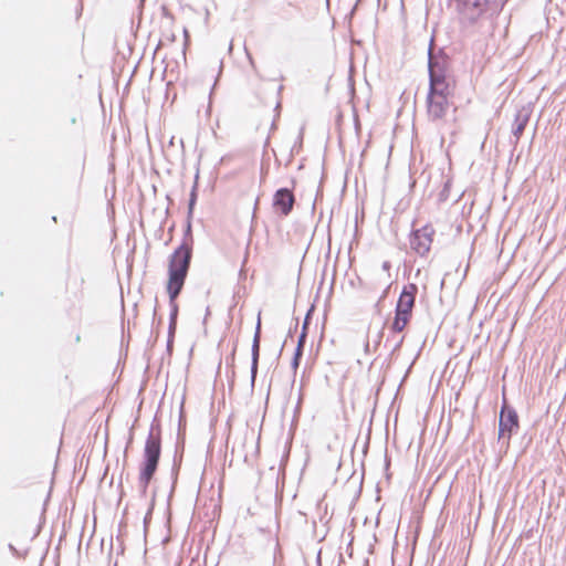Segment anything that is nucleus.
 <instances>
[{"instance_id": "obj_12", "label": "nucleus", "mask_w": 566, "mask_h": 566, "mask_svg": "<svg viewBox=\"0 0 566 566\" xmlns=\"http://www.w3.org/2000/svg\"><path fill=\"white\" fill-rule=\"evenodd\" d=\"M304 338H305V334H302L300 339H298V345H297V348H296V352H295V357L293 359V366L294 367H297V365H298V358L302 355V344L304 342Z\"/></svg>"}, {"instance_id": "obj_9", "label": "nucleus", "mask_w": 566, "mask_h": 566, "mask_svg": "<svg viewBox=\"0 0 566 566\" xmlns=\"http://www.w3.org/2000/svg\"><path fill=\"white\" fill-rule=\"evenodd\" d=\"M530 116L531 108L528 106L522 107L521 109L517 111L513 125V135L515 136L516 140H518L521 135L523 134V130L526 124L528 123Z\"/></svg>"}, {"instance_id": "obj_13", "label": "nucleus", "mask_w": 566, "mask_h": 566, "mask_svg": "<svg viewBox=\"0 0 566 566\" xmlns=\"http://www.w3.org/2000/svg\"><path fill=\"white\" fill-rule=\"evenodd\" d=\"M465 4L472 6V7H481L488 2V0H462Z\"/></svg>"}, {"instance_id": "obj_1", "label": "nucleus", "mask_w": 566, "mask_h": 566, "mask_svg": "<svg viewBox=\"0 0 566 566\" xmlns=\"http://www.w3.org/2000/svg\"><path fill=\"white\" fill-rule=\"evenodd\" d=\"M190 260L191 248L187 243H182L170 256L167 291L171 302L175 301L184 286Z\"/></svg>"}, {"instance_id": "obj_4", "label": "nucleus", "mask_w": 566, "mask_h": 566, "mask_svg": "<svg viewBox=\"0 0 566 566\" xmlns=\"http://www.w3.org/2000/svg\"><path fill=\"white\" fill-rule=\"evenodd\" d=\"M433 229L426 226L412 232L410 237V248L419 255H426L431 248Z\"/></svg>"}, {"instance_id": "obj_3", "label": "nucleus", "mask_w": 566, "mask_h": 566, "mask_svg": "<svg viewBox=\"0 0 566 566\" xmlns=\"http://www.w3.org/2000/svg\"><path fill=\"white\" fill-rule=\"evenodd\" d=\"M429 75H430V92L429 95H442L449 98L450 95V83L444 75V71L441 66V62L434 60L429 54Z\"/></svg>"}, {"instance_id": "obj_10", "label": "nucleus", "mask_w": 566, "mask_h": 566, "mask_svg": "<svg viewBox=\"0 0 566 566\" xmlns=\"http://www.w3.org/2000/svg\"><path fill=\"white\" fill-rule=\"evenodd\" d=\"M260 329H261V318L259 316L256 328H255V334H254V338H253V344H252V366H251L252 378L255 377V374L258 370V359H259V349H260Z\"/></svg>"}, {"instance_id": "obj_11", "label": "nucleus", "mask_w": 566, "mask_h": 566, "mask_svg": "<svg viewBox=\"0 0 566 566\" xmlns=\"http://www.w3.org/2000/svg\"><path fill=\"white\" fill-rule=\"evenodd\" d=\"M411 314L396 311L395 321L392 323V329L395 332H401L409 322Z\"/></svg>"}, {"instance_id": "obj_2", "label": "nucleus", "mask_w": 566, "mask_h": 566, "mask_svg": "<svg viewBox=\"0 0 566 566\" xmlns=\"http://www.w3.org/2000/svg\"><path fill=\"white\" fill-rule=\"evenodd\" d=\"M159 455L160 442L157 438L150 434L146 441L145 463L138 479V490L143 496L146 494L148 484L157 469Z\"/></svg>"}, {"instance_id": "obj_8", "label": "nucleus", "mask_w": 566, "mask_h": 566, "mask_svg": "<svg viewBox=\"0 0 566 566\" xmlns=\"http://www.w3.org/2000/svg\"><path fill=\"white\" fill-rule=\"evenodd\" d=\"M273 203L276 210L286 216L293 208L294 196L286 188L279 189L274 195Z\"/></svg>"}, {"instance_id": "obj_7", "label": "nucleus", "mask_w": 566, "mask_h": 566, "mask_svg": "<svg viewBox=\"0 0 566 566\" xmlns=\"http://www.w3.org/2000/svg\"><path fill=\"white\" fill-rule=\"evenodd\" d=\"M417 290L418 289L415 284L405 286L399 296L396 311L411 314Z\"/></svg>"}, {"instance_id": "obj_15", "label": "nucleus", "mask_w": 566, "mask_h": 566, "mask_svg": "<svg viewBox=\"0 0 566 566\" xmlns=\"http://www.w3.org/2000/svg\"><path fill=\"white\" fill-rule=\"evenodd\" d=\"M389 269H390V263H389L388 261H385V262L382 263V270H384V271H389Z\"/></svg>"}, {"instance_id": "obj_14", "label": "nucleus", "mask_w": 566, "mask_h": 566, "mask_svg": "<svg viewBox=\"0 0 566 566\" xmlns=\"http://www.w3.org/2000/svg\"><path fill=\"white\" fill-rule=\"evenodd\" d=\"M196 186L192 188L190 200H189V211H192L193 205L196 202Z\"/></svg>"}, {"instance_id": "obj_5", "label": "nucleus", "mask_w": 566, "mask_h": 566, "mask_svg": "<svg viewBox=\"0 0 566 566\" xmlns=\"http://www.w3.org/2000/svg\"><path fill=\"white\" fill-rule=\"evenodd\" d=\"M518 427L517 415L514 410L503 408L500 415L499 422V440H502L505 444H509L511 436Z\"/></svg>"}, {"instance_id": "obj_6", "label": "nucleus", "mask_w": 566, "mask_h": 566, "mask_svg": "<svg viewBox=\"0 0 566 566\" xmlns=\"http://www.w3.org/2000/svg\"><path fill=\"white\" fill-rule=\"evenodd\" d=\"M450 108L449 98L442 95H429L427 98V112L431 119H441Z\"/></svg>"}]
</instances>
